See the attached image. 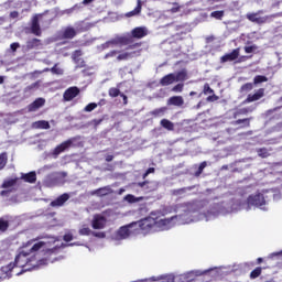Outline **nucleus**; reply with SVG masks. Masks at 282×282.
I'll use <instances>...</instances> for the list:
<instances>
[{
    "label": "nucleus",
    "instance_id": "nucleus-12",
    "mask_svg": "<svg viewBox=\"0 0 282 282\" xmlns=\"http://www.w3.org/2000/svg\"><path fill=\"white\" fill-rule=\"evenodd\" d=\"M265 96V88H259L253 95H248L245 102H256V100H261Z\"/></svg>",
    "mask_w": 282,
    "mask_h": 282
},
{
    "label": "nucleus",
    "instance_id": "nucleus-23",
    "mask_svg": "<svg viewBox=\"0 0 282 282\" xmlns=\"http://www.w3.org/2000/svg\"><path fill=\"white\" fill-rule=\"evenodd\" d=\"M21 180H23L28 184H35L36 183V172H29L26 174H22Z\"/></svg>",
    "mask_w": 282,
    "mask_h": 282
},
{
    "label": "nucleus",
    "instance_id": "nucleus-37",
    "mask_svg": "<svg viewBox=\"0 0 282 282\" xmlns=\"http://www.w3.org/2000/svg\"><path fill=\"white\" fill-rule=\"evenodd\" d=\"M10 228V221L6 220V218H0V232H6Z\"/></svg>",
    "mask_w": 282,
    "mask_h": 282
},
{
    "label": "nucleus",
    "instance_id": "nucleus-57",
    "mask_svg": "<svg viewBox=\"0 0 282 282\" xmlns=\"http://www.w3.org/2000/svg\"><path fill=\"white\" fill-rule=\"evenodd\" d=\"M118 54V51H110L105 55V58H112V56H116Z\"/></svg>",
    "mask_w": 282,
    "mask_h": 282
},
{
    "label": "nucleus",
    "instance_id": "nucleus-10",
    "mask_svg": "<svg viewBox=\"0 0 282 282\" xmlns=\"http://www.w3.org/2000/svg\"><path fill=\"white\" fill-rule=\"evenodd\" d=\"M239 52H240L239 48H235L232 50L231 53H227L223 55L220 57V63L224 64V63H231L232 61H237V58H239Z\"/></svg>",
    "mask_w": 282,
    "mask_h": 282
},
{
    "label": "nucleus",
    "instance_id": "nucleus-27",
    "mask_svg": "<svg viewBox=\"0 0 282 282\" xmlns=\"http://www.w3.org/2000/svg\"><path fill=\"white\" fill-rule=\"evenodd\" d=\"M166 111H169L167 107H161L152 110L150 113L151 116H153V118H162V116H164Z\"/></svg>",
    "mask_w": 282,
    "mask_h": 282
},
{
    "label": "nucleus",
    "instance_id": "nucleus-34",
    "mask_svg": "<svg viewBox=\"0 0 282 282\" xmlns=\"http://www.w3.org/2000/svg\"><path fill=\"white\" fill-rule=\"evenodd\" d=\"M6 164H8V153L2 152L0 154V171H3V169H6Z\"/></svg>",
    "mask_w": 282,
    "mask_h": 282
},
{
    "label": "nucleus",
    "instance_id": "nucleus-63",
    "mask_svg": "<svg viewBox=\"0 0 282 282\" xmlns=\"http://www.w3.org/2000/svg\"><path fill=\"white\" fill-rule=\"evenodd\" d=\"M94 0H83L84 6H89V3H93Z\"/></svg>",
    "mask_w": 282,
    "mask_h": 282
},
{
    "label": "nucleus",
    "instance_id": "nucleus-4",
    "mask_svg": "<svg viewBox=\"0 0 282 282\" xmlns=\"http://www.w3.org/2000/svg\"><path fill=\"white\" fill-rule=\"evenodd\" d=\"M106 47H116V46H120V47H124L128 46L129 47V37H127V35H117L116 37L109 40L106 42Z\"/></svg>",
    "mask_w": 282,
    "mask_h": 282
},
{
    "label": "nucleus",
    "instance_id": "nucleus-5",
    "mask_svg": "<svg viewBox=\"0 0 282 282\" xmlns=\"http://www.w3.org/2000/svg\"><path fill=\"white\" fill-rule=\"evenodd\" d=\"M247 204L248 206H256L257 208H261V206H265V197L261 193L250 195L247 198Z\"/></svg>",
    "mask_w": 282,
    "mask_h": 282
},
{
    "label": "nucleus",
    "instance_id": "nucleus-32",
    "mask_svg": "<svg viewBox=\"0 0 282 282\" xmlns=\"http://www.w3.org/2000/svg\"><path fill=\"white\" fill-rule=\"evenodd\" d=\"M34 129H50V122L42 120L33 123Z\"/></svg>",
    "mask_w": 282,
    "mask_h": 282
},
{
    "label": "nucleus",
    "instance_id": "nucleus-7",
    "mask_svg": "<svg viewBox=\"0 0 282 282\" xmlns=\"http://www.w3.org/2000/svg\"><path fill=\"white\" fill-rule=\"evenodd\" d=\"M79 94H80V88L76 86H72L64 91L63 98L65 102H70V100H74V98H76Z\"/></svg>",
    "mask_w": 282,
    "mask_h": 282
},
{
    "label": "nucleus",
    "instance_id": "nucleus-38",
    "mask_svg": "<svg viewBox=\"0 0 282 282\" xmlns=\"http://www.w3.org/2000/svg\"><path fill=\"white\" fill-rule=\"evenodd\" d=\"M14 268H17V260H14V262H10L9 264L2 267V272H6V274H8L9 272H12Z\"/></svg>",
    "mask_w": 282,
    "mask_h": 282
},
{
    "label": "nucleus",
    "instance_id": "nucleus-11",
    "mask_svg": "<svg viewBox=\"0 0 282 282\" xmlns=\"http://www.w3.org/2000/svg\"><path fill=\"white\" fill-rule=\"evenodd\" d=\"M68 199H69V194L64 193V194L59 195L56 199L51 202L50 206H52V208H58L61 206H65V203Z\"/></svg>",
    "mask_w": 282,
    "mask_h": 282
},
{
    "label": "nucleus",
    "instance_id": "nucleus-21",
    "mask_svg": "<svg viewBox=\"0 0 282 282\" xmlns=\"http://www.w3.org/2000/svg\"><path fill=\"white\" fill-rule=\"evenodd\" d=\"M45 105V99L36 98L32 104L29 105V111H36Z\"/></svg>",
    "mask_w": 282,
    "mask_h": 282
},
{
    "label": "nucleus",
    "instance_id": "nucleus-13",
    "mask_svg": "<svg viewBox=\"0 0 282 282\" xmlns=\"http://www.w3.org/2000/svg\"><path fill=\"white\" fill-rule=\"evenodd\" d=\"M78 32L74 26H66L62 32V39H66L68 41H72V39H76V35Z\"/></svg>",
    "mask_w": 282,
    "mask_h": 282
},
{
    "label": "nucleus",
    "instance_id": "nucleus-9",
    "mask_svg": "<svg viewBox=\"0 0 282 282\" xmlns=\"http://www.w3.org/2000/svg\"><path fill=\"white\" fill-rule=\"evenodd\" d=\"M73 144H74V139H68L62 142L54 149L53 155H61V153H65V151H67V149H69Z\"/></svg>",
    "mask_w": 282,
    "mask_h": 282
},
{
    "label": "nucleus",
    "instance_id": "nucleus-46",
    "mask_svg": "<svg viewBox=\"0 0 282 282\" xmlns=\"http://www.w3.org/2000/svg\"><path fill=\"white\" fill-rule=\"evenodd\" d=\"M98 108V104L96 102H90L88 104L85 108L84 111H86V113H90V111H94V109Z\"/></svg>",
    "mask_w": 282,
    "mask_h": 282
},
{
    "label": "nucleus",
    "instance_id": "nucleus-45",
    "mask_svg": "<svg viewBox=\"0 0 282 282\" xmlns=\"http://www.w3.org/2000/svg\"><path fill=\"white\" fill-rule=\"evenodd\" d=\"M52 74H56L57 76H63L64 70L63 68L58 67V64H55L52 68H51Z\"/></svg>",
    "mask_w": 282,
    "mask_h": 282
},
{
    "label": "nucleus",
    "instance_id": "nucleus-29",
    "mask_svg": "<svg viewBox=\"0 0 282 282\" xmlns=\"http://www.w3.org/2000/svg\"><path fill=\"white\" fill-rule=\"evenodd\" d=\"M18 182L19 177L6 180L3 181L1 188H12V186H17Z\"/></svg>",
    "mask_w": 282,
    "mask_h": 282
},
{
    "label": "nucleus",
    "instance_id": "nucleus-53",
    "mask_svg": "<svg viewBox=\"0 0 282 282\" xmlns=\"http://www.w3.org/2000/svg\"><path fill=\"white\" fill-rule=\"evenodd\" d=\"M216 100H219V96L215 95V93L207 97V102H216Z\"/></svg>",
    "mask_w": 282,
    "mask_h": 282
},
{
    "label": "nucleus",
    "instance_id": "nucleus-42",
    "mask_svg": "<svg viewBox=\"0 0 282 282\" xmlns=\"http://www.w3.org/2000/svg\"><path fill=\"white\" fill-rule=\"evenodd\" d=\"M142 198H138L132 194H128L124 196V200L128 202L129 204H135L137 202H140Z\"/></svg>",
    "mask_w": 282,
    "mask_h": 282
},
{
    "label": "nucleus",
    "instance_id": "nucleus-47",
    "mask_svg": "<svg viewBox=\"0 0 282 282\" xmlns=\"http://www.w3.org/2000/svg\"><path fill=\"white\" fill-rule=\"evenodd\" d=\"M128 58H131V53H121L117 56V61H128Z\"/></svg>",
    "mask_w": 282,
    "mask_h": 282
},
{
    "label": "nucleus",
    "instance_id": "nucleus-55",
    "mask_svg": "<svg viewBox=\"0 0 282 282\" xmlns=\"http://www.w3.org/2000/svg\"><path fill=\"white\" fill-rule=\"evenodd\" d=\"M93 236L98 237L99 239H105V237H106L105 232H102V231H100V232L93 231Z\"/></svg>",
    "mask_w": 282,
    "mask_h": 282
},
{
    "label": "nucleus",
    "instance_id": "nucleus-2",
    "mask_svg": "<svg viewBox=\"0 0 282 282\" xmlns=\"http://www.w3.org/2000/svg\"><path fill=\"white\" fill-rule=\"evenodd\" d=\"M132 224H137L134 225L135 230H140L142 235H149L158 226V220L153 217H147Z\"/></svg>",
    "mask_w": 282,
    "mask_h": 282
},
{
    "label": "nucleus",
    "instance_id": "nucleus-20",
    "mask_svg": "<svg viewBox=\"0 0 282 282\" xmlns=\"http://www.w3.org/2000/svg\"><path fill=\"white\" fill-rule=\"evenodd\" d=\"M111 193V187L105 186V187H99L93 192H90V195H96L97 197H105Z\"/></svg>",
    "mask_w": 282,
    "mask_h": 282
},
{
    "label": "nucleus",
    "instance_id": "nucleus-62",
    "mask_svg": "<svg viewBox=\"0 0 282 282\" xmlns=\"http://www.w3.org/2000/svg\"><path fill=\"white\" fill-rule=\"evenodd\" d=\"M106 162H113V155L111 154L106 155Z\"/></svg>",
    "mask_w": 282,
    "mask_h": 282
},
{
    "label": "nucleus",
    "instance_id": "nucleus-22",
    "mask_svg": "<svg viewBox=\"0 0 282 282\" xmlns=\"http://www.w3.org/2000/svg\"><path fill=\"white\" fill-rule=\"evenodd\" d=\"M141 13H142V0H138L137 7L134 8V10L126 13V17H128V19H130L131 17H138Z\"/></svg>",
    "mask_w": 282,
    "mask_h": 282
},
{
    "label": "nucleus",
    "instance_id": "nucleus-41",
    "mask_svg": "<svg viewBox=\"0 0 282 282\" xmlns=\"http://www.w3.org/2000/svg\"><path fill=\"white\" fill-rule=\"evenodd\" d=\"M260 83H268V78L264 75H257L253 78V85H260Z\"/></svg>",
    "mask_w": 282,
    "mask_h": 282
},
{
    "label": "nucleus",
    "instance_id": "nucleus-58",
    "mask_svg": "<svg viewBox=\"0 0 282 282\" xmlns=\"http://www.w3.org/2000/svg\"><path fill=\"white\" fill-rule=\"evenodd\" d=\"M120 97L123 100V105H129V97H127V95H124V93H121Z\"/></svg>",
    "mask_w": 282,
    "mask_h": 282
},
{
    "label": "nucleus",
    "instance_id": "nucleus-61",
    "mask_svg": "<svg viewBox=\"0 0 282 282\" xmlns=\"http://www.w3.org/2000/svg\"><path fill=\"white\" fill-rule=\"evenodd\" d=\"M145 173H147L148 175H151V173H155V167H149V169L145 171Z\"/></svg>",
    "mask_w": 282,
    "mask_h": 282
},
{
    "label": "nucleus",
    "instance_id": "nucleus-19",
    "mask_svg": "<svg viewBox=\"0 0 282 282\" xmlns=\"http://www.w3.org/2000/svg\"><path fill=\"white\" fill-rule=\"evenodd\" d=\"M173 219H177V216L156 220V226H158V228L167 230V228H171V224L173 223Z\"/></svg>",
    "mask_w": 282,
    "mask_h": 282
},
{
    "label": "nucleus",
    "instance_id": "nucleus-16",
    "mask_svg": "<svg viewBox=\"0 0 282 282\" xmlns=\"http://www.w3.org/2000/svg\"><path fill=\"white\" fill-rule=\"evenodd\" d=\"M253 117L245 118V119H238L232 122L235 127L239 126L238 129H250V122H252Z\"/></svg>",
    "mask_w": 282,
    "mask_h": 282
},
{
    "label": "nucleus",
    "instance_id": "nucleus-48",
    "mask_svg": "<svg viewBox=\"0 0 282 282\" xmlns=\"http://www.w3.org/2000/svg\"><path fill=\"white\" fill-rule=\"evenodd\" d=\"M203 94H205V96L208 94H215V90L210 88V85L208 83H206L203 88Z\"/></svg>",
    "mask_w": 282,
    "mask_h": 282
},
{
    "label": "nucleus",
    "instance_id": "nucleus-43",
    "mask_svg": "<svg viewBox=\"0 0 282 282\" xmlns=\"http://www.w3.org/2000/svg\"><path fill=\"white\" fill-rule=\"evenodd\" d=\"M41 87V80H37L25 87L24 91H34V89H39Z\"/></svg>",
    "mask_w": 282,
    "mask_h": 282
},
{
    "label": "nucleus",
    "instance_id": "nucleus-18",
    "mask_svg": "<svg viewBox=\"0 0 282 282\" xmlns=\"http://www.w3.org/2000/svg\"><path fill=\"white\" fill-rule=\"evenodd\" d=\"M167 105L171 107H183L184 106V97L182 96H172L167 99Z\"/></svg>",
    "mask_w": 282,
    "mask_h": 282
},
{
    "label": "nucleus",
    "instance_id": "nucleus-1",
    "mask_svg": "<svg viewBox=\"0 0 282 282\" xmlns=\"http://www.w3.org/2000/svg\"><path fill=\"white\" fill-rule=\"evenodd\" d=\"M149 34V31L144 26H137L131 30L130 33L126 34V39L129 40L127 50H137V47H142V42H135L137 40L144 39Z\"/></svg>",
    "mask_w": 282,
    "mask_h": 282
},
{
    "label": "nucleus",
    "instance_id": "nucleus-49",
    "mask_svg": "<svg viewBox=\"0 0 282 282\" xmlns=\"http://www.w3.org/2000/svg\"><path fill=\"white\" fill-rule=\"evenodd\" d=\"M257 50H259V47L254 44L251 46H245L246 54H253Z\"/></svg>",
    "mask_w": 282,
    "mask_h": 282
},
{
    "label": "nucleus",
    "instance_id": "nucleus-52",
    "mask_svg": "<svg viewBox=\"0 0 282 282\" xmlns=\"http://www.w3.org/2000/svg\"><path fill=\"white\" fill-rule=\"evenodd\" d=\"M63 240L66 241V243H69V241L74 240V235L72 232H67L63 236Z\"/></svg>",
    "mask_w": 282,
    "mask_h": 282
},
{
    "label": "nucleus",
    "instance_id": "nucleus-59",
    "mask_svg": "<svg viewBox=\"0 0 282 282\" xmlns=\"http://www.w3.org/2000/svg\"><path fill=\"white\" fill-rule=\"evenodd\" d=\"M147 184H149V181L139 182L137 183V186H139V188H144Z\"/></svg>",
    "mask_w": 282,
    "mask_h": 282
},
{
    "label": "nucleus",
    "instance_id": "nucleus-30",
    "mask_svg": "<svg viewBox=\"0 0 282 282\" xmlns=\"http://www.w3.org/2000/svg\"><path fill=\"white\" fill-rule=\"evenodd\" d=\"M258 158H261L262 160H265L267 158H270V150L268 148H259L257 149Z\"/></svg>",
    "mask_w": 282,
    "mask_h": 282
},
{
    "label": "nucleus",
    "instance_id": "nucleus-56",
    "mask_svg": "<svg viewBox=\"0 0 282 282\" xmlns=\"http://www.w3.org/2000/svg\"><path fill=\"white\" fill-rule=\"evenodd\" d=\"M10 47H11V50H12L13 52H17V50H18L19 47H21V44H19L18 42H14V43H11Z\"/></svg>",
    "mask_w": 282,
    "mask_h": 282
},
{
    "label": "nucleus",
    "instance_id": "nucleus-44",
    "mask_svg": "<svg viewBox=\"0 0 282 282\" xmlns=\"http://www.w3.org/2000/svg\"><path fill=\"white\" fill-rule=\"evenodd\" d=\"M78 232L82 237H89V235H93L94 231H91L89 227H83Z\"/></svg>",
    "mask_w": 282,
    "mask_h": 282
},
{
    "label": "nucleus",
    "instance_id": "nucleus-14",
    "mask_svg": "<svg viewBox=\"0 0 282 282\" xmlns=\"http://www.w3.org/2000/svg\"><path fill=\"white\" fill-rule=\"evenodd\" d=\"M31 32L34 34V36H41V34H43V31L41 30V24L39 23V17L37 15H35L32 19Z\"/></svg>",
    "mask_w": 282,
    "mask_h": 282
},
{
    "label": "nucleus",
    "instance_id": "nucleus-35",
    "mask_svg": "<svg viewBox=\"0 0 282 282\" xmlns=\"http://www.w3.org/2000/svg\"><path fill=\"white\" fill-rule=\"evenodd\" d=\"M207 166H208V162L203 161L199 164L197 171L194 173L195 177H199V175H202L204 173V169H206Z\"/></svg>",
    "mask_w": 282,
    "mask_h": 282
},
{
    "label": "nucleus",
    "instance_id": "nucleus-28",
    "mask_svg": "<svg viewBox=\"0 0 282 282\" xmlns=\"http://www.w3.org/2000/svg\"><path fill=\"white\" fill-rule=\"evenodd\" d=\"M82 56L83 52L80 50H77L73 53V61H75V63H80L79 67H85V61L80 58Z\"/></svg>",
    "mask_w": 282,
    "mask_h": 282
},
{
    "label": "nucleus",
    "instance_id": "nucleus-25",
    "mask_svg": "<svg viewBox=\"0 0 282 282\" xmlns=\"http://www.w3.org/2000/svg\"><path fill=\"white\" fill-rule=\"evenodd\" d=\"M254 111V108H240L234 112V118H239V116H248V113H252Z\"/></svg>",
    "mask_w": 282,
    "mask_h": 282
},
{
    "label": "nucleus",
    "instance_id": "nucleus-3",
    "mask_svg": "<svg viewBox=\"0 0 282 282\" xmlns=\"http://www.w3.org/2000/svg\"><path fill=\"white\" fill-rule=\"evenodd\" d=\"M34 239L29 240L24 246L23 249L19 252V254L15 257V265L17 268H25L30 261H32L30 258V252L25 251V249L30 248L32 243H34Z\"/></svg>",
    "mask_w": 282,
    "mask_h": 282
},
{
    "label": "nucleus",
    "instance_id": "nucleus-54",
    "mask_svg": "<svg viewBox=\"0 0 282 282\" xmlns=\"http://www.w3.org/2000/svg\"><path fill=\"white\" fill-rule=\"evenodd\" d=\"M182 193H186V187L173 191V195H182Z\"/></svg>",
    "mask_w": 282,
    "mask_h": 282
},
{
    "label": "nucleus",
    "instance_id": "nucleus-8",
    "mask_svg": "<svg viewBox=\"0 0 282 282\" xmlns=\"http://www.w3.org/2000/svg\"><path fill=\"white\" fill-rule=\"evenodd\" d=\"M135 223L122 226L118 229L117 236L119 239H129L131 237V228H135Z\"/></svg>",
    "mask_w": 282,
    "mask_h": 282
},
{
    "label": "nucleus",
    "instance_id": "nucleus-15",
    "mask_svg": "<svg viewBox=\"0 0 282 282\" xmlns=\"http://www.w3.org/2000/svg\"><path fill=\"white\" fill-rule=\"evenodd\" d=\"M105 221L106 219L104 216H95L91 221L94 230H102V228H105Z\"/></svg>",
    "mask_w": 282,
    "mask_h": 282
},
{
    "label": "nucleus",
    "instance_id": "nucleus-24",
    "mask_svg": "<svg viewBox=\"0 0 282 282\" xmlns=\"http://www.w3.org/2000/svg\"><path fill=\"white\" fill-rule=\"evenodd\" d=\"M43 43H41L40 39H32L26 42V50H39Z\"/></svg>",
    "mask_w": 282,
    "mask_h": 282
},
{
    "label": "nucleus",
    "instance_id": "nucleus-39",
    "mask_svg": "<svg viewBox=\"0 0 282 282\" xmlns=\"http://www.w3.org/2000/svg\"><path fill=\"white\" fill-rule=\"evenodd\" d=\"M174 78H175V83H180V80L181 82L186 80V72L181 70V72L174 74Z\"/></svg>",
    "mask_w": 282,
    "mask_h": 282
},
{
    "label": "nucleus",
    "instance_id": "nucleus-40",
    "mask_svg": "<svg viewBox=\"0 0 282 282\" xmlns=\"http://www.w3.org/2000/svg\"><path fill=\"white\" fill-rule=\"evenodd\" d=\"M262 270H263V269H261V267H258V268L253 269V270L250 272V279H259V276H261Z\"/></svg>",
    "mask_w": 282,
    "mask_h": 282
},
{
    "label": "nucleus",
    "instance_id": "nucleus-26",
    "mask_svg": "<svg viewBox=\"0 0 282 282\" xmlns=\"http://www.w3.org/2000/svg\"><path fill=\"white\" fill-rule=\"evenodd\" d=\"M160 124H161V127H163V129H166V131H175V123H173L169 119H162L160 121Z\"/></svg>",
    "mask_w": 282,
    "mask_h": 282
},
{
    "label": "nucleus",
    "instance_id": "nucleus-51",
    "mask_svg": "<svg viewBox=\"0 0 282 282\" xmlns=\"http://www.w3.org/2000/svg\"><path fill=\"white\" fill-rule=\"evenodd\" d=\"M252 89H254V86L252 85V83H247L241 86L242 91H252Z\"/></svg>",
    "mask_w": 282,
    "mask_h": 282
},
{
    "label": "nucleus",
    "instance_id": "nucleus-33",
    "mask_svg": "<svg viewBox=\"0 0 282 282\" xmlns=\"http://www.w3.org/2000/svg\"><path fill=\"white\" fill-rule=\"evenodd\" d=\"M226 12L224 10L221 11H214L210 13L212 19H216V21H221L225 17Z\"/></svg>",
    "mask_w": 282,
    "mask_h": 282
},
{
    "label": "nucleus",
    "instance_id": "nucleus-36",
    "mask_svg": "<svg viewBox=\"0 0 282 282\" xmlns=\"http://www.w3.org/2000/svg\"><path fill=\"white\" fill-rule=\"evenodd\" d=\"M122 93L120 91L119 88L116 87H111L108 90V95L110 96V98H118V96H120Z\"/></svg>",
    "mask_w": 282,
    "mask_h": 282
},
{
    "label": "nucleus",
    "instance_id": "nucleus-50",
    "mask_svg": "<svg viewBox=\"0 0 282 282\" xmlns=\"http://www.w3.org/2000/svg\"><path fill=\"white\" fill-rule=\"evenodd\" d=\"M175 94H182L184 91V84H177L172 88Z\"/></svg>",
    "mask_w": 282,
    "mask_h": 282
},
{
    "label": "nucleus",
    "instance_id": "nucleus-64",
    "mask_svg": "<svg viewBox=\"0 0 282 282\" xmlns=\"http://www.w3.org/2000/svg\"><path fill=\"white\" fill-rule=\"evenodd\" d=\"M257 263H258V264L263 263V258H258V259H257Z\"/></svg>",
    "mask_w": 282,
    "mask_h": 282
},
{
    "label": "nucleus",
    "instance_id": "nucleus-60",
    "mask_svg": "<svg viewBox=\"0 0 282 282\" xmlns=\"http://www.w3.org/2000/svg\"><path fill=\"white\" fill-rule=\"evenodd\" d=\"M10 18H11V19H19V12H18V11H12V12L10 13Z\"/></svg>",
    "mask_w": 282,
    "mask_h": 282
},
{
    "label": "nucleus",
    "instance_id": "nucleus-17",
    "mask_svg": "<svg viewBox=\"0 0 282 282\" xmlns=\"http://www.w3.org/2000/svg\"><path fill=\"white\" fill-rule=\"evenodd\" d=\"M173 83H175V74L174 73H170L160 79L161 87H169V85H173Z\"/></svg>",
    "mask_w": 282,
    "mask_h": 282
},
{
    "label": "nucleus",
    "instance_id": "nucleus-31",
    "mask_svg": "<svg viewBox=\"0 0 282 282\" xmlns=\"http://www.w3.org/2000/svg\"><path fill=\"white\" fill-rule=\"evenodd\" d=\"M43 246H45V242L43 241L36 242L29 250H25V252H29V254H33V252H39V250H41Z\"/></svg>",
    "mask_w": 282,
    "mask_h": 282
},
{
    "label": "nucleus",
    "instance_id": "nucleus-6",
    "mask_svg": "<svg viewBox=\"0 0 282 282\" xmlns=\"http://www.w3.org/2000/svg\"><path fill=\"white\" fill-rule=\"evenodd\" d=\"M259 14H261V11L257 13H248L247 19L248 21H251V23H257L258 25H263V23H268V21H270V15L259 17Z\"/></svg>",
    "mask_w": 282,
    "mask_h": 282
}]
</instances>
